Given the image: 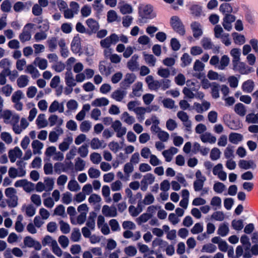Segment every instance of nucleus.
Segmentation results:
<instances>
[{"mask_svg": "<svg viewBox=\"0 0 258 258\" xmlns=\"http://www.w3.org/2000/svg\"><path fill=\"white\" fill-rule=\"evenodd\" d=\"M210 204L214 207V210L220 209L221 207V199L219 197H214L211 199Z\"/></svg>", "mask_w": 258, "mask_h": 258, "instance_id": "nucleus-59", "label": "nucleus"}, {"mask_svg": "<svg viewBox=\"0 0 258 258\" xmlns=\"http://www.w3.org/2000/svg\"><path fill=\"white\" fill-rule=\"evenodd\" d=\"M73 142V138L71 137H68L64 139L62 143H61L58 146L59 149L62 151H66L69 148L70 145Z\"/></svg>", "mask_w": 258, "mask_h": 258, "instance_id": "nucleus-37", "label": "nucleus"}, {"mask_svg": "<svg viewBox=\"0 0 258 258\" xmlns=\"http://www.w3.org/2000/svg\"><path fill=\"white\" fill-rule=\"evenodd\" d=\"M196 179L194 182V188L196 191H199L202 189L206 177L203 175L200 170H198L195 174Z\"/></svg>", "mask_w": 258, "mask_h": 258, "instance_id": "nucleus-7", "label": "nucleus"}, {"mask_svg": "<svg viewBox=\"0 0 258 258\" xmlns=\"http://www.w3.org/2000/svg\"><path fill=\"white\" fill-rule=\"evenodd\" d=\"M235 112L241 116H244L246 113V107L242 103H238L234 106Z\"/></svg>", "mask_w": 258, "mask_h": 258, "instance_id": "nucleus-42", "label": "nucleus"}, {"mask_svg": "<svg viewBox=\"0 0 258 258\" xmlns=\"http://www.w3.org/2000/svg\"><path fill=\"white\" fill-rule=\"evenodd\" d=\"M31 5L32 4L31 2H27L25 3L18 2L14 4L13 9L16 12H20L25 9L28 10L31 6Z\"/></svg>", "mask_w": 258, "mask_h": 258, "instance_id": "nucleus-21", "label": "nucleus"}, {"mask_svg": "<svg viewBox=\"0 0 258 258\" xmlns=\"http://www.w3.org/2000/svg\"><path fill=\"white\" fill-rule=\"evenodd\" d=\"M71 50L75 53H78L81 50V38L79 35H77L73 39L71 43Z\"/></svg>", "mask_w": 258, "mask_h": 258, "instance_id": "nucleus-16", "label": "nucleus"}, {"mask_svg": "<svg viewBox=\"0 0 258 258\" xmlns=\"http://www.w3.org/2000/svg\"><path fill=\"white\" fill-rule=\"evenodd\" d=\"M177 116L182 122L186 130L187 131H190L192 126L191 122L189 120V116L187 113L182 110L179 111L177 113Z\"/></svg>", "mask_w": 258, "mask_h": 258, "instance_id": "nucleus-11", "label": "nucleus"}, {"mask_svg": "<svg viewBox=\"0 0 258 258\" xmlns=\"http://www.w3.org/2000/svg\"><path fill=\"white\" fill-rule=\"evenodd\" d=\"M229 62V57L226 55H223L220 59L218 69L220 70H224L228 66Z\"/></svg>", "mask_w": 258, "mask_h": 258, "instance_id": "nucleus-38", "label": "nucleus"}, {"mask_svg": "<svg viewBox=\"0 0 258 258\" xmlns=\"http://www.w3.org/2000/svg\"><path fill=\"white\" fill-rule=\"evenodd\" d=\"M228 224L226 223H223L219 225L217 230L218 234L221 236H225L229 233Z\"/></svg>", "mask_w": 258, "mask_h": 258, "instance_id": "nucleus-44", "label": "nucleus"}, {"mask_svg": "<svg viewBox=\"0 0 258 258\" xmlns=\"http://www.w3.org/2000/svg\"><path fill=\"white\" fill-rule=\"evenodd\" d=\"M233 40L236 44L241 45L245 42V37L243 35L238 34L237 33L232 34Z\"/></svg>", "mask_w": 258, "mask_h": 258, "instance_id": "nucleus-64", "label": "nucleus"}, {"mask_svg": "<svg viewBox=\"0 0 258 258\" xmlns=\"http://www.w3.org/2000/svg\"><path fill=\"white\" fill-rule=\"evenodd\" d=\"M62 129L59 127L57 126L55 128V131H51L49 133L48 139L49 141L51 143L56 142L58 139L59 136L63 134Z\"/></svg>", "mask_w": 258, "mask_h": 258, "instance_id": "nucleus-19", "label": "nucleus"}, {"mask_svg": "<svg viewBox=\"0 0 258 258\" xmlns=\"http://www.w3.org/2000/svg\"><path fill=\"white\" fill-rule=\"evenodd\" d=\"M110 193V189L108 185H104L102 188V194L107 203H110L111 201Z\"/></svg>", "mask_w": 258, "mask_h": 258, "instance_id": "nucleus-55", "label": "nucleus"}, {"mask_svg": "<svg viewBox=\"0 0 258 258\" xmlns=\"http://www.w3.org/2000/svg\"><path fill=\"white\" fill-rule=\"evenodd\" d=\"M126 92L124 90H117L112 94V97L117 101H121L126 96Z\"/></svg>", "mask_w": 258, "mask_h": 258, "instance_id": "nucleus-40", "label": "nucleus"}, {"mask_svg": "<svg viewBox=\"0 0 258 258\" xmlns=\"http://www.w3.org/2000/svg\"><path fill=\"white\" fill-rule=\"evenodd\" d=\"M118 9L120 12L123 15L131 14L133 11V8L130 5L124 3H120Z\"/></svg>", "mask_w": 258, "mask_h": 258, "instance_id": "nucleus-29", "label": "nucleus"}, {"mask_svg": "<svg viewBox=\"0 0 258 258\" xmlns=\"http://www.w3.org/2000/svg\"><path fill=\"white\" fill-rule=\"evenodd\" d=\"M102 213L105 216L108 217H115L117 215V212L115 207H109L104 205L102 209Z\"/></svg>", "mask_w": 258, "mask_h": 258, "instance_id": "nucleus-15", "label": "nucleus"}, {"mask_svg": "<svg viewBox=\"0 0 258 258\" xmlns=\"http://www.w3.org/2000/svg\"><path fill=\"white\" fill-rule=\"evenodd\" d=\"M124 253L128 256H134L137 253V249L135 246L130 245L124 248Z\"/></svg>", "mask_w": 258, "mask_h": 258, "instance_id": "nucleus-58", "label": "nucleus"}, {"mask_svg": "<svg viewBox=\"0 0 258 258\" xmlns=\"http://www.w3.org/2000/svg\"><path fill=\"white\" fill-rule=\"evenodd\" d=\"M207 77L211 80H219L223 81L224 77L220 75L218 73L210 70L208 72Z\"/></svg>", "mask_w": 258, "mask_h": 258, "instance_id": "nucleus-47", "label": "nucleus"}, {"mask_svg": "<svg viewBox=\"0 0 258 258\" xmlns=\"http://www.w3.org/2000/svg\"><path fill=\"white\" fill-rule=\"evenodd\" d=\"M233 69L242 75H247L253 71L252 68L247 66L245 63L240 61L233 64Z\"/></svg>", "mask_w": 258, "mask_h": 258, "instance_id": "nucleus-9", "label": "nucleus"}, {"mask_svg": "<svg viewBox=\"0 0 258 258\" xmlns=\"http://www.w3.org/2000/svg\"><path fill=\"white\" fill-rule=\"evenodd\" d=\"M241 52L238 48H233L230 51V55L232 56V64L239 61Z\"/></svg>", "mask_w": 258, "mask_h": 258, "instance_id": "nucleus-48", "label": "nucleus"}, {"mask_svg": "<svg viewBox=\"0 0 258 258\" xmlns=\"http://www.w3.org/2000/svg\"><path fill=\"white\" fill-rule=\"evenodd\" d=\"M155 176L151 173H147L145 175L141 180V184H148L149 185L152 184L155 181Z\"/></svg>", "mask_w": 258, "mask_h": 258, "instance_id": "nucleus-50", "label": "nucleus"}, {"mask_svg": "<svg viewBox=\"0 0 258 258\" xmlns=\"http://www.w3.org/2000/svg\"><path fill=\"white\" fill-rule=\"evenodd\" d=\"M68 188L72 191H77L80 189V186L76 180L72 179L68 183Z\"/></svg>", "mask_w": 258, "mask_h": 258, "instance_id": "nucleus-56", "label": "nucleus"}, {"mask_svg": "<svg viewBox=\"0 0 258 258\" xmlns=\"http://www.w3.org/2000/svg\"><path fill=\"white\" fill-rule=\"evenodd\" d=\"M254 84L253 81L248 80L242 84V89L245 93H251L254 89Z\"/></svg>", "mask_w": 258, "mask_h": 258, "instance_id": "nucleus-33", "label": "nucleus"}, {"mask_svg": "<svg viewBox=\"0 0 258 258\" xmlns=\"http://www.w3.org/2000/svg\"><path fill=\"white\" fill-rule=\"evenodd\" d=\"M118 15L116 12L112 10H109L107 14V20L109 23H112L117 20Z\"/></svg>", "mask_w": 258, "mask_h": 258, "instance_id": "nucleus-62", "label": "nucleus"}, {"mask_svg": "<svg viewBox=\"0 0 258 258\" xmlns=\"http://www.w3.org/2000/svg\"><path fill=\"white\" fill-rule=\"evenodd\" d=\"M190 28L193 36L195 38H199L202 36L203 34V27L200 23L197 21L191 22Z\"/></svg>", "mask_w": 258, "mask_h": 258, "instance_id": "nucleus-13", "label": "nucleus"}, {"mask_svg": "<svg viewBox=\"0 0 258 258\" xmlns=\"http://www.w3.org/2000/svg\"><path fill=\"white\" fill-rule=\"evenodd\" d=\"M143 83L139 82L135 84L134 86L133 93L134 96L139 97L142 94Z\"/></svg>", "mask_w": 258, "mask_h": 258, "instance_id": "nucleus-53", "label": "nucleus"}, {"mask_svg": "<svg viewBox=\"0 0 258 258\" xmlns=\"http://www.w3.org/2000/svg\"><path fill=\"white\" fill-rule=\"evenodd\" d=\"M181 67H185L190 64L192 61V58L190 55L186 53H184L181 57Z\"/></svg>", "mask_w": 258, "mask_h": 258, "instance_id": "nucleus-57", "label": "nucleus"}, {"mask_svg": "<svg viewBox=\"0 0 258 258\" xmlns=\"http://www.w3.org/2000/svg\"><path fill=\"white\" fill-rule=\"evenodd\" d=\"M36 123L39 128L45 127L47 125L48 122L44 114L41 113L38 116Z\"/></svg>", "mask_w": 258, "mask_h": 258, "instance_id": "nucleus-34", "label": "nucleus"}, {"mask_svg": "<svg viewBox=\"0 0 258 258\" xmlns=\"http://www.w3.org/2000/svg\"><path fill=\"white\" fill-rule=\"evenodd\" d=\"M136 115L139 121H142L145 119V114L146 112H150V110H148L147 108L143 107H138L134 112Z\"/></svg>", "mask_w": 258, "mask_h": 258, "instance_id": "nucleus-30", "label": "nucleus"}, {"mask_svg": "<svg viewBox=\"0 0 258 258\" xmlns=\"http://www.w3.org/2000/svg\"><path fill=\"white\" fill-rule=\"evenodd\" d=\"M9 157L10 161L14 163L17 158H20L22 156V152L18 147H16L9 152Z\"/></svg>", "mask_w": 258, "mask_h": 258, "instance_id": "nucleus-17", "label": "nucleus"}, {"mask_svg": "<svg viewBox=\"0 0 258 258\" xmlns=\"http://www.w3.org/2000/svg\"><path fill=\"white\" fill-rule=\"evenodd\" d=\"M34 154L40 155L42 153L41 150L43 148V144L37 140H34L31 144Z\"/></svg>", "mask_w": 258, "mask_h": 258, "instance_id": "nucleus-26", "label": "nucleus"}, {"mask_svg": "<svg viewBox=\"0 0 258 258\" xmlns=\"http://www.w3.org/2000/svg\"><path fill=\"white\" fill-rule=\"evenodd\" d=\"M219 11L225 15L231 13L233 11V9L230 4L224 3L220 6Z\"/></svg>", "mask_w": 258, "mask_h": 258, "instance_id": "nucleus-41", "label": "nucleus"}, {"mask_svg": "<svg viewBox=\"0 0 258 258\" xmlns=\"http://www.w3.org/2000/svg\"><path fill=\"white\" fill-rule=\"evenodd\" d=\"M245 121L248 123H258V113H249L246 115Z\"/></svg>", "mask_w": 258, "mask_h": 258, "instance_id": "nucleus-54", "label": "nucleus"}, {"mask_svg": "<svg viewBox=\"0 0 258 258\" xmlns=\"http://www.w3.org/2000/svg\"><path fill=\"white\" fill-rule=\"evenodd\" d=\"M138 56L134 55L127 63V68L132 71H135L138 69L139 64L137 61Z\"/></svg>", "mask_w": 258, "mask_h": 258, "instance_id": "nucleus-35", "label": "nucleus"}, {"mask_svg": "<svg viewBox=\"0 0 258 258\" xmlns=\"http://www.w3.org/2000/svg\"><path fill=\"white\" fill-rule=\"evenodd\" d=\"M4 122L6 124H11L12 123H18L20 119L19 116L17 114H13L8 110H4L1 114Z\"/></svg>", "mask_w": 258, "mask_h": 258, "instance_id": "nucleus-6", "label": "nucleus"}, {"mask_svg": "<svg viewBox=\"0 0 258 258\" xmlns=\"http://www.w3.org/2000/svg\"><path fill=\"white\" fill-rule=\"evenodd\" d=\"M220 86L215 82H213V85L211 88V94L212 97L214 99H217L220 97L219 90Z\"/></svg>", "mask_w": 258, "mask_h": 258, "instance_id": "nucleus-36", "label": "nucleus"}, {"mask_svg": "<svg viewBox=\"0 0 258 258\" xmlns=\"http://www.w3.org/2000/svg\"><path fill=\"white\" fill-rule=\"evenodd\" d=\"M137 245L140 252L142 253H147L148 254H152L154 253V250H150L148 246L146 244L138 243Z\"/></svg>", "mask_w": 258, "mask_h": 258, "instance_id": "nucleus-51", "label": "nucleus"}, {"mask_svg": "<svg viewBox=\"0 0 258 258\" xmlns=\"http://www.w3.org/2000/svg\"><path fill=\"white\" fill-rule=\"evenodd\" d=\"M120 119L124 123L128 125H132L135 122V118L131 116L127 112H124L122 113Z\"/></svg>", "mask_w": 258, "mask_h": 258, "instance_id": "nucleus-32", "label": "nucleus"}, {"mask_svg": "<svg viewBox=\"0 0 258 258\" xmlns=\"http://www.w3.org/2000/svg\"><path fill=\"white\" fill-rule=\"evenodd\" d=\"M81 237V234L79 228H75L73 229L71 234V239L74 242L79 241Z\"/></svg>", "mask_w": 258, "mask_h": 258, "instance_id": "nucleus-63", "label": "nucleus"}, {"mask_svg": "<svg viewBox=\"0 0 258 258\" xmlns=\"http://www.w3.org/2000/svg\"><path fill=\"white\" fill-rule=\"evenodd\" d=\"M170 25L173 29L179 35H184L185 33L184 26L178 17L172 16L170 19Z\"/></svg>", "mask_w": 258, "mask_h": 258, "instance_id": "nucleus-3", "label": "nucleus"}, {"mask_svg": "<svg viewBox=\"0 0 258 258\" xmlns=\"http://www.w3.org/2000/svg\"><path fill=\"white\" fill-rule=\"evenodd\" d=\"M144 58L146 63L150 67H154L156 62V58L152 54H146Z\"/></svg>", "mask_w": 258, "mask_h": 258, "instance_id": "nucleus-61", "label": "nucleus"}, {"mask_svg": "<svg viewBox=\"0 0 258 258\" xmlns=\"http://www.w3.org/2000/svg\"><path fill=\"white\" fill-rule=\"evenodd\" d=\"M16 190L13 187H8L5 189V194L8 198L7 203L10 207H15L18 205V197Z\"/></svg>", "mask_w": 258, "mask_h": 258, "instance_id": "nucleus-4", "label": "nucleus"}, {"mask_svg": "<svg viewBox=\"0 0 258 258\" xmlns=\"http://www.w3.org/2000/svg\"><path fill=\"white\" fill-rule=\"evenodd\" d=\"M201 141L205 143L214 144L216 142V138L209 132H206L200 136Z\"/></svg>", "mask_w": 258, "mask_h": 258, "instance_id": "nucleus-24", "label": "nucleus"}, {"mask_svg": "<svg viewBox=\"0 0 258 258\" xmlns=\"http://www.w3.org/2000/svg\"><path fill=\"white\" fill-rule=\"evenodd\" d=\"M240 242L243 244L244 248L245 250L243 256L244 257H251L250 253L247 251L250 249V243L249 241L248 237L246 235H242L240 238Z\"/></svg>", "mask_w": 258, "mask_h": 258, "instance_id": "nucleus-18", "label": "nucleus"}, {"mask_svg": "<svg viewBox=\"0 0 258 258\" xmlns=\"http://www.w3.org/2000/svg\"><path fill=\"white\" fill-rule=\"evenodd\" d=\"M157 74L163 78H168L170 75V72L168 69L162 67L158 68Z\"/></svg>", "mask_w": 258, "mask_h": 258, "instance_id": "nucleus-60", "label": "nucleus"}, {"mask_svg": "<svg viewBox=\"0 0 258 258\" xmlns=\"http://www.w3.org/2000/svg\"><path fill=\"white\" fill-rule=\"evenodd\" d=\"M58 42V41L57 37H51L49 38L46 41V44L49 50L51 52L54 51L57 48Z\"/></svg>", "mask_w": 258, "mask_h": 258, "instance_id": "nucleus-27", "label": "nucleus"}, {"mask_svg": "<svg viewBox=\"0 0 258 258\" xmlns=\"http://www.w3.org/2000/svg\"><path fill=\"white\" fill-rule=\"evenodd\" d=\"M239 167L243 169L247 170L249 169H254L256 165L255 163L251 160H240L238 162Z\"/></svg>", "mask_w": 258, "mask_h": 258, "instance_id": "nucleus-23", "label": "nucleus"}, {"mask_svg": "<svg viewBox=\"0 0 258 258\" xmlns=\"http://www.w3.org/2000/svg\"><path fill=\"white\" fill-rule=\"evenodd\" d=\"M213 173L222 181H225L227 179V173L223 171V166L221 163H218L213 167Z\"/></svg>", "mask_w": 258, "mask_h": 258, "instance_id": "nucleus-14", "label": "nucleus"}, {"mask_svg": "<svg viewBox=\"0 0 258 258\" xmlns=\"http://www.w3.org/2000/svg\"><path fill=\"white\" fill-rule=\"evenodd\" d=\"M34 63L40 69L44 70L47 67V61L44 58L37 57L34 60Z\"/></svg>", "mask_w": 258, "mask_h": 258, "instance_id": "nucleus-45", "label": "nucleus"}, {"mask_svg": "<svg viewBox=\"0 0 258 258\" xmlns=\"http://www.w3.org/2000/svg\"><path fill=\"white\" fill-rule=\"evenodd\" d=\"M111 127L116 133V137L119 138L123 137L126 133V128L125 126H123L121 122L119 120L114 121Z\"/></svg>", "mask_w": 258, "mask_h": 258, "instance_id": "nucleus-12", "label": "nucleus"}, {"mask_svg": "<svg viewBox=\"0 0 258 258\" xmlns=\"http://www.w3.org/2000/svg\"><path fill=\"white\" fill-rule=\"evenodd\" d=\"M96 217V214L93 212L90 213L88 220L86 223V225L91 229L94 230L95 227V218Z\"/></svg>", "mask_w": 258, "mask_h": 258, "instance_id": "nucleus-43", "label": "nucleus"}, {"mask_svg": "<svg viewBox=\"0 0 258 258\" xmlns=\"http://www.w3.org/2000/svg\"><path fill=\"white\" fill-rule=\"evenodd\" d=\"M14 185L16 187H22L23 189L27 192H30L35 189V184L26 179L17 180L15 182Z\"/></svg>", "mask_w": 258, "mask_h": 258, "instance_id": "nucleus-10", "label": "nucleus"}, {"mask_svg": "<svg viewBox=\"0 0 258 258\" xmlns=\"http://www.w3.org/2000/svg\"><path fill=\"white\" fill-rule=\"evenodd\" d=\"M23 220V217L22 215H19L17 216V220L15 224V229L18 232H22L24 229V226L22 222Z\"/></svg>", "mask_w": 258, "mask_h": 258, "instance_id": "nucleus-39", "label": "nucleus"}, {"mask_svg": "<svg viewBox=\"0 0 258 258\" xmlns=\"http://www.w3.org/2000/svg\"><path fill=\"white\" fill-rule=\"evenodd\" d=\"M243 139V136L237 133H231L229 135V141L233 144H238Z\"/></svg>", "mask_w": 258, "mask_h": 258, "instance_id": "nucleus-28", "label": "nucleus"}, {"mask_svg": "<svg viewBox=\"0 0 258 258\" xmlns=\"http://www.w3.org/2000/svg\"><path fill=\"white\" fill-rule=\"evenodd\" d=\"M67 71L65 73L64 81L66 85L70 88L76 86V82H82L86 79L91 78L94 74V72L93 70L87 69L85 70L83 73L77 74L75 79L71 68L69 69L67 68Z\"/></svg>", "mask_w": 258, "mask_h": 258, "instance_id": "nucleus-1", "label": "nucleus"}, {"mask_svg": "<svg viewBox=\"0 0 258 258\" xmlns=\"http://www.w3.org/2000/svg\"><path fill=\"white\" fill-rule=\"evenodd\" d=\"M217 250V247L212 243H207L204 245L202 248L201 251L212 253L215 252Z\"/></svg>", "mask_w": 258, "mask_h": 258, "instance_id": "nucleus-46", "label": "nucleus"}, {"mask_svg": "<svg viewBox=\"0 0 258 258\" xmlns=\"http://www.w3.org/2000/svg\"><path fill=\"white\" fill-rule=\"evenodd\" d=\"M34 24L27 23L23 28L22 32L19 34V38L22 43L30 40L31 38V30L33 28Z\"/></svg>", "mask_w": 258, "mask_h": 258, "instance_id": "nucleus-5", "label": "nucleus"}, {"mask_svg": "<svg viewBox=\"0 0 258 258\" xmlns=\"http://www.w3.org/2000/svg\"><path fill=\"white\" fill-rule=\"evenodd\" d=\"M53 215L61 216L62 218L67 217L65 213V208L62 205L57 206L54 210Z\"/></svg>", "mask_w": 258, "mask_h": 258, "instance_id": "nucleus-52", "label": "nucleus"}, {"mask_svg": "<svg viewBox=\"0 0 258 258\" xmlns=\"http://www.w3.org/2000/svg\"><path fill=\"white\" fill-rule=\"evenodd\" d=\"M58 45L60 47V53L63 58H67L69 55V50L66 46L65 40L61 38L58 40Z\"/></svg>", "mask_w": 258, "mask_h": 258, "instance_id": "nucleus-22", "label": "nucleus"}, {"mask_svg": "<svg viewBox=\"0 0 258 258\" xmlns=\"http://www.w3.org/2000/svg\"><path fill=\"white\" fill-rule=\"evenodd\" d=\"M25 72L30 74L33 79L38 78L40 76L38 70L32 64H29L27 66Z\"/></svg>", "mask_w": 258, "mask_h": 258, "instance_id": "nucleus-31", "label": "nucleus"}, {"mask_svg": "<svg viewBox=\"0 0 258 258\" xmlns=\"http://www.w3.org/2000/svg\"><path fill=\"white\" fill-rule=\"evenodd\" d=\"M70 7V9L68 8L63 11V16L66 19H72L79 11V6L76 2H71Z\"/></svg>", "mask_w": 258, "mask_h": 258, "instance_id": "nucleus-8", "label": "nucleus"}, {"mask_svg": "<svg viewBox=\"0 0 258 258\" xmlns=\"http://www.w3.org/2000/svg\"><path fill=\"white\" fill-rule=\"evenodd\" d=\"M86 23L88 26L87 33L91 35L97 32V21L92 18L86 20Z\"/></svg>", "mask_w": 258, "mask_h": 258, "instance_id": "nucleus-20", "label": "nucleus"}, {"mask_svg": "<svg viewBox=\"0 0 258 258\" xmlns=\"http://www.w3.org/2000/svg\"><path fill=\"white\" fill-rule=\"evenodd\" d=\"M138 9L139 16L143 22L147 19H153L156 16L152 6L149 5L140 4Z\"/></svg>", "mask_w": 258, "mask_h": 258, "instance_id": "nucleus-2", "label": "nucleus"}, {"mask_svg": "<svg viewBox=\"0 0 258 258\" xmlns=\"http://www.w3.org/2000/svg\"><path fill=\"white\" fill-rule=\"evenodd\" d=\"M61 113L64 111V107L62 103L59 104L56 100L54 101L50 104L48 111L50 113L54 112L56 111Z\"/></svg>", "mask_w": 258, "mask_h": 258, "instance_id": "nucleus-25", "label": "nucleus"}, {"mask_svg": "<svg viewBox=\"0 0 258 258\" xmlns=\"http://www.w3.org/2000/svg\"><path fill=\"white\" fill-rule=\"evenodd\" d=\"M29 83L28 77L26 75H21L17 81V83L19 88H24L27 86Z\"/></svg>", "mask_w": 258, "mask_h": 258, "instance_id": "nucleus-49", "label": "nucleus"}]
</instances>
